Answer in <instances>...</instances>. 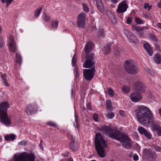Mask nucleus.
Masks as SVG:
<instances>
[{
	"mask_svg": "<svg viewBox=\"0 0 161 161\" xmlns=\"http://www.w3.org/2000/svg\"><path fill=\"white\" fill-rule=\"evenodd\" d=\"M14 0H1L3 3H6V7H8Z\"/></svg>",
	"mask_w": 161,
	"mask_h": 161,
	"instance_id": "obj_38",
	"label": "nucleus"
},
{
	"mask_svg": "<svg viewBox=\"0 0 161 161\" xmlns=\"http://www.w3.org/2000/svg\"><path fill=\"white\" fill-rule=\"evenodd\" d=\"M43 20L45 22H48L51 19V17L48 15H47L45 12H44L42 16Z\"/></svg>",
	"mask_w": 161,
	"mask_h": 161,
	"instance_id": "obj_26",
	"label": "nucleus"
},
{
	"mask_svg": "<svg viewBox=\"0 0 161 161\" xmlns=\"http://www.w3.org/2000/svg\"><path fill=\"white\" fill-rule=\"evenodd\" d=\"M16 138V136L14 134H10L5 136V140L6 141H11L14 140Z\"/></svg>",
	"mask_w": 161,
	"mask_h": 161,
	"instance_id": "obj_22",
	"label": "nucleus"
},
{
	"mask_svg": "<svg viewBox=\"0 0 161 161\" xmlns=\"http://www.w3.org/2000/svg\"><path fill=\"white\" fill-rule=\"evenodd\" d=\"M93 43L91 42H88L85 45V52L86 53H89L92 49Z\"/></svg>",
	"mask_w": 161,
	"mask_h": 161,
	"instance_id": "obj_18",
	"label": "nucleus"
},
{
	"mask_svg": "<svg viewBox=\"0 0 161 161\" xmlns=\"http://www.w3.org/2000/svg\"><path fill=\"white\" fill-rule=\"evenodd\" d=\"M66 161H73V160L72 158L70 157L67 159Z\"/></svg>",
	"mask_w": 161,
	"mask_h": 161,
	"instance_id": "obj_61",
	"label": "nucleus"
},
{
	"mask_svg": "<svg viewBox=\"0 0 161 161\" xmlns=\"http://www.w3.org/2000/svg\"><path fill=\"white\" fill-rule=\"evenodd\" d=\"M82 7L83 10L85 12H88L89 11L88 7H87L85 4L83 3L82 4Z\"/></svg>",
	"mask_w": 161,
	"mask_h": 161,
	"instance_id": "obj_43",
	"label": "nucleus"
},
{
	"mask_svg": "<svg viewBox=\"0 0 161 161\" xmlns=\"http://www.w3.org/2000/svg\"><path fill=\"white\" fill-rule=\"evenodd\" d=\"M155 149L157 151L160 152L161 151V147L159 146H156L155 147Z\"/></svg>",
	"mask_w": 161,
	"mask_h": 161,
	"instance_id": "obj_54",
	"label": "nucleus"
},
{
	"mask_svg": "<svg viewBox=\"0 0 161 161\" xmlns=\"http://www.w3.org/2000/svg\"><path fill=\"white\" fill-rule=\"evenodd\" d=\"M113 3L116 4L119 2L120 0H110Z\"/></svg>",
	"mask_w": 161,
	"mask_h": 161,
	"instance_id": "obj_56",
	"label": "nucleus"
},
{
	"mask_svg": "<svg viewBox=\"0 0 161 161\" xmlns=\"http://www.w3.org/2000/svg\"><path fill=\"white\" fill-rule=\"evenodd\" d=\"M96 4L98 10L101 12L104 11V8L101 0H96Z\"/></svg>",
	"mask_w": 161,
	"mask_h": 161,
	"instance_id": "obj_20",
	"label": "nucleus"
},
{
	"mask_svg": "<svg viewBox=\"0 0 161 161\" xmlns=\"http://www.w3.org/2000/svg\"><path fill=\"white\" fill-rule=\"evenodd\" d=\"M117 140L122 143V145L124 148L128 149L131 148V140L125 134L122 133L121 132Z\"/></svg>",
	"mask_w": 161,
	"mask_h": 161,
	"instance_id": "obj_7",
	"label": "nucleus"
},
{
	"mask_svg": "<svg viewBox=\"0 0 161 161\" xmlns=\"http://www.w3.org/2000/svg\"><path fill=\"white\" fill-rule=\"evenodd\" d=\"M144 135L148 139H151L152 137L151 135L147 132V131L145 133Z\"/></svg>",
	"mask_w": 161,
	"mask_h": 161,
	"instance_id": "obj_45",
	"label": "nucleus"
},
{
	"mask_svg": "<svg viewBox=\"0 0 161 161\" xmlns=\"http://www.w3.org/2000/svg\"><path fill=\"white\" fill-rule=\"evenodd\" d=\"M133 159L134 161H137L138 159V157L137 155L135 154L133 155Z\"/></svg>",
	"mask_w": 161,
	"mask_h": 161,
	"instance_id": "obj_53",
	"label": "nucleus"
},
{
	"mask_svg": "<svg viewBox=\"0 0 161 161\" xmlns=\"http://www.w3.org/2000/svg\"><path fill=\"white\" fill-rule=\"evenodd\" d=\"M9 48L11 52L15 53L17 52V49L16 42L14 40V37L12 36H10L8 40Z\"/></svg>",
	"mask_w": 161,
	"mask_h": 161,
	"instance_id": "obj_13",
	"label": "nucleus"
},
{
	"mask_svg": "<svg viewBox=\"0 0 161 161\" xmlns=\"http://www.w3.org/2000/svg\"><path fill=\"white\" fill-rule=\"evenodd\" d=\"M35 155L32 153L23 152L14 155V161H35Z\"/></svg>",
	"mask_w": 161,
	"mask_h": 161,
	"instance_id": "obj_5",
	"label": "nucleus"
},
{
	"mask_svg": "<svg viewBox=\"0 0 161 161\" xmlns=\"http://www.w3.org/2000/svg\"><path fill=\"white\" fill-rule=\"evenodd\" d=\"M130 98L132 102H137L141 100L142 96V95L134 92V93H133L130 95Z\"/></svg>",
	"mask_w": 161,
	"mask_h": 161,
	"instance_id": "obj_16",
	"label": "nucleus"
},
{
	"mask_svg": "<svg viewBox=\"0 0 161 161\" xmlns=\"http://www.w3.org/2000/svg\"><path fill=\"white\" fill-rule=\"evenodd\" d=\"M133 29H135L137 32L142 31V27L140 26L134 27Z\"/></svg>",
	"mask_w": 161,
	"mask_h": 161,
	"instance_id": "obj_46",
	"label": "nucleus"
},
{
	"mask_svg": "<svg viewBox=\"0 0 161 161\" xmlns=\"http://www.w3.org/2000/svg\"><path fill=\"white\" fill-rule=\"evenodd\" d=\"M150 38L152 40L155 42H157L158 41V39L156 37V36L153 34H151L150 35Z\"/></svg>",
	"mask_w": 161,
	"mask_h": 161,
	"instance_id": "obj_41",
	"label": "nucleus"
},
{
	"mask_svg": "<svg viewBox=\"0 0 161 161\" xmlns=\"http://www.w3.org/2000/svg\"><path fill=\"white\" fill-rule=\"evenodd\" d=\"M106 116L109 119H112L114 116V114L112 112H109L106 114Z\"/></svg>",
	"mask_w": 161,
	"mask_h": 161,
	"instance_id": "obj_37",
	"label": "nucleus"
},
{
	"mask_svg": "<svg viewBox=\"0 0 161 161\" xmlns=\"http://www.w3.org/2000/svg\"><path fill=\"white\" fill-rule=\"evenodd\" d=\"M138 130L139 133L141 134H144L147 131L143 127L141 126L138 127Z\"/></svg>",
	"mask_w": 161,
	"mask_h": 161,
	"instance_id": "obj_35",
	"label": "nucleus"
},
{
	"mask_svg": "<svg viewBox=\"0 0 161 161\" xmlns=\"http://www.w3.org/2000/svg\"><path fill=\"white\" fill-rule=\"evenodd\" d=\"M149 4L148 3H145L144 5V8L146 9L147 8L149 7Z\"/></svg>",
	"mask_w": 161,
	"mask_h": 161,
	"instance_id": "obj_58",
	"label": "nucleus"
},
{
	"mask_svg": "<svg viewBox=\"0 0 161 161\" xmlns=\"http://www.w3.org/2000/svg\"><path fill=\"white\" fill-rule=\"evenodd\" d=\"M77 25L79 27L83 28L85 24L86 15L84 13L80 14L77 16Z\"/></svg>",
	"mask_w": 161,
	"mask_h": 161,
	"instance_id": "obj_12",
	"label": "nucleus"
},
{
	"mask_svg": "<svg viewBox=\"0 0 161 161\" xmlns=\"http://www.w3.org/2000/svg\"><path fill=\"white\" fill-rule=\"evenodd\" d=\"M93 119L96 121H98V115L97 114L95 113L93 115Z\"/></svg>",
	"mask_w": 161,
	"mask_h": 161,
	"instance_id": "obj_48",
	"label": "nucleus"
},
{
	"mask_svg": "<svg viewBox=\"0 0 161 161\" xmlns=\"http://www.w3.org/2000/svg\"><path fill=\"white\" fill-rule=\"evenodd\" d=\"M135 21L137 25L143 24L144 21L141 19L139 18L135 17Z\"/></svg>",
	"mask_w": 161,
	"mask_h": 161,
	"instance_id": "obj_36",
	"label": "nucleus"
},
{
	"mask_svg": "<svg viewBox=\"0 0 161 161\" xmlns=\"http://www.w3.org/2000/svg\"><path fill=\"white\" fill-rule=\"evenodd\" d=\"M39 146L42 150H43V147L42 146V143H40L39 144Z\"/></svg>",
	"mask_w": 161,
	"mask_h": 161,
	"instance_id": "obj_59",
	"label": "nucleus"
},
{
	"mask_svg": "<svg viewBox=\"0 0 161 161\" xmlns=\"http://www.w3.org/2000/svg\"><path fill=\"white\" fill-rule=\"evenodd\" d=\"M38 107L36 103L30 104L27 105L25 111L27 114L32 115L35 114L37 111Z\"/></svg>",
	"mask_w": 161,
	"mask_h": 161,
	"instance_id": "obj_11",
	"label": "nucleus"
},
{
	"mask_svg": "<svg viewBox=\"0 0 161 161\" xmlns=\"http://www.w3.org/2000/svg\"><path fill=\"white\" fill-rule=\"evenodd\" d=\"M3 83H4L5 85L6 86H9V85L8 84L7 80L3 81Z\"/></svg>",
	"mask_w": 161,
	"mask_h": 161,
	"instance_id": "obj_57",
	"label": "nucleus"
},
{
	"mask_svg": "<svg viewBox=\"0 0 161 161\" xmlns=\"http://www.w3.org/2000/svg\"><path fill=\"white\" fill-rule=\"evenodd\" d=\"M95 146L99 156L101 158H104L106 155L105 149L108 148V146L100 133H97L96 134Z\"/></svg>",
	"mask_w": 161,
	"mask_h": 161,
	"instance_id": "obj_2",
	"label": "nucleus"
},
{
	"mask_svg": "<svg viewBox=\"0 0 161 161\" xmlns=\"http://www.w3.org/2000/svg\"><path fill=\"white\" fill-rule=\"evenodd\" d=\"M27 144V142L25 140H22L19 142L18 143V145H19L21 146H26Z\"/></svg>",
	"mask_w": 161,
	"mask_h": 161,
	"instance_id": "obj_44",
	"label": "nucleus"
},
{
	"mask_svg": "<svg viewBox=\"0 0 161 161\" xmlns=\"http://www.w3.org/2000/svg\"><path fill=\"white\" fill-rule=\"evenodd\" d=\"M132 21V18L131 17H128L127 19L126 23L128 24H130Z\"/></svg>",
	"mask_w": 161,
	"mask_h": 161,
	"instance_id": "obj_49",
	"label": "nucleus"
},
{
	"mask_svg": "<svg viewBox=\"0 0 161 161\" xmlns=\"http://www.w3.org/2000/svg\"><path fill=\"white\" fill-rule=\"evenodd\" d=\"M42 11V7L40 8L36 9L34 12V16L35 18H37L40 15Z\"/></svg>",
	"mask_w": 161,
	"mask_h": 161,
	"instance_id": "obj_29",
	"label": "nucleus"
},
{
	"mask_svg": "<svg viewBox=\"0 0 161 161\" xmlns=\"http://www.w3.org/2000/svg\"><path fill=\"white\" fill-rule=\"evenodd\" d=\"M110 44L109 45H107L106 46L104 47L103 51L104 53L106 55L109 53L111 51V48L110 47Z\"/></svg>",
	"mask_w": 161,
	"mask_h": 161,
	"instance_id": "obj_30",
	"label": "nucleus"
},
{
	"mask_svg": "<svg viewBox=\"0 0 161 161\" xmlns=\"http://www.w3.org/2000/svg\"><path fill=\"white\" fill-rule=\"evenodd\" d=\"M155 46L156 47V49L157 50H159L160 49V47L159 46V45L157 43H155Z\"/></svg>",
	"mask_w": 161,
	"mask_h": 161,
	"instance_id": "obj_55",
	"label": "nucleus"
},
{
	"mask_svg": "<svg viewBox=\"0 0 161 161\" xmlns=\"http://www.w3.org/2000/svg\"><path fill=\"white\" fill-rule=\"evenodd\" d=\"M9 105L7 102H3L0 104V121L5 125H9L11 123V119L8 115L7 109Z\"/></svg>",
	"mask_w": 161,
	"mask_h": 161,
	"instance_id": "obj_3",
	"label": "nucleus"
},
{
	"mask_svg": "<svg viewBox=\"0 0 161 161\" xmlns=\"http://www.w3.org/2000/svg\"><path fill=\"white\" fill-rule=\"evenodd\" d=\"M112 23L114 25H117L118 23V21L116 16H114L112 18L109 19Z\"/></svg>",
	"mask_w": 161,
	"mask_h": 161,
	"instance_id": "obj_34",
	"label": "nucleus"
},
{
	"mask_svg": "<svg viewBox=\"0 0 161 161\" xmlns=\"http://www.w3.org/2000/svg\"><path fill=\"white\" fill-rule=\"evenodd\" d=\"M154 59L156 64L161 63V55L157 53L154 56Z\"/></svg>",
	"mask_w": 161,
	"mask_h": 161,
	"instance_id": "obj_24",
	"label": "nucleus"
},
{
	"mask_svg": "<svg viewBox=\"0 0 161 161\" xmlns=\"http://www.w3.org/2000/svg\"><path fill=\"white\" fill-rule=\"evenodd\" d=\"M74 72L75 76L76 78L78 77L79 75L78 68L76 67H75L74 69Z\"/></svg>",
	"mask_w": 161,
	"mask_h": 161,
	"instance_id": "obj_39",
	"label": "nucleus"
},
{
	"mask_svg": "<svg viewBox=\"0 0 161 161\" xmlns=\"http://www.w3.org/2000/svg\"><path fill=\"white\" fill-rule=\"evenodd\" d=\"M119 114L122 116H125V113L123 110H120L119 111Z\"/></svg>",
	"mask_w": 161,
	"mask_h": 161,
	"instance_id": "obj_52",
	"label": "nucleus"
},
{
	"mask_svg": "<svg viewBox=\"0 0 161 161\" xmlns=\"http://www.w3.org/2000/svg\"><path fill=\"white\" fill-rule=\"evenodd\" d=\"M124 65L125 69L128 73L131 74H135L138 72V68L137 67L135 62L133 60H127L125 62Z\"/></svg>",
	"mask_w": 161,
	"mask_h": 161,
	"instance_id": "obj_6",
	"label": "nucleus"
},
{
	"mask_svg": "<svg viewBox=\"0 0 161 161\" xmlns=\"http://www.w3.org/2000/svg\"><path fill=\"white\" fill-rule=\"evenodd\" d=\"M15 57L16 62L19 64H21L22 63V57L20 54L18 53H16L15 54Z\"/></svg>",
	"mask_w": 161,
	"mask_h": 161,
	"instance_id": "obj_28",
	"label": "nucleus"
},
{
	"mask_svg": "<svg viewBox=\"0 0 161 161\" xmlns=\"http://www.w3.org/2000/svg\"><path fill=\"white\" fill-rule=\"evenodd\" d=\"M105 13L106 15L109 19H110L112 18L114 16V15L113 13L111 12L110 10H107L105 11Z\"/></svg>",
	"mask_w": 161,
	"mask_h": 161,
	"instance_id": "obj_32",
	"label": "nucleus"
},
{
	"mask_svg": "<svg viewBox=\"0 0 161 161\" xmlns=\"http://www.w3.org/2000/svg\"><path fill=\"white\" fill-rule=\"evenodd\" d=\"M157 26L160 28H161V24L158 23L157 25Z\"/></svg>",
	"mask_w": 161,
	"mask_h": 161,
	"instance_id": "obj_64",
	"label": "nucleus"
},
{
	"mask_svg": "<svg viewBox=\"0 0 161 161\" xmlns=\"http://www.w3.org/2000/svg\"><path fill=\"white\" fill-rule=\"evenodd\" d=\"M1 78H2V79L3 80V81H4L7 80L6 76L4 74L2 75H1Z\"/></svg>",
	"mask_w": 161,
	"mask_h": 161,
	"instance_id": "obj_51",
	"label": "nucleus"
},
{
	"mask_svg": "<svg viewBox=\"0 0 161 161\" xmlns=\"http://www.w3.org/2000/svg\"><path fill=\"white\" fill-rule=\"evenodd\" d=\"M77 57V56L76 54H75L72 58V64L73 66H75V64L76 63Z\"/></svg>",
	"mask_w": 161,
	"mask_h": 161,
	"instance_id": "obj_40",
	"label": "nucleus"
},
{
	"mask_svg": "<svg viewBox=\"0 0 161 161\" xmlns=\"http://www.w3.org/2000/svg\"><path fill=\"white\" fill-rule=\"evenodd\" d=\"M143 154L144 156L151 159L155 158L156 157L155 153L151 149H144L143 151Z\"/></svg>",
	"mask_w": 161,
	"mask_h": 161,
	"instance_id": "obj_15",
	"label": "nucleus"
},
{
	"mask_svg": "<svg viewBox=\"0 0 161 161\" xmlns=\"http://www.w3.org/2000/svg\"><path fill=\"white\" fill-rule=\"evenodd\" d=\"M127 36L131 42L134 43H136L137 42V40L136 37L133 34L131 33H129Z\"/></svg>",
	"mask_w": 161,
	"mask_h": 161,
	"instance_id": "obj_21",
	"label": "nucleus"
},
{
	"mask_svg": "<svg viewBox=\"0 0 161 161\" xmlns=\"http://www.w3.org/2000/svg\"><path fill=\"white\" fill-rule=\"evenodd\" d=\"M95 71V67L91 69H84L83 71V75L85 79L87 80H92L94 75Z\"/></svg>",
	"mask_w": 161,
	"mask_h": 161,
	"instance_id": "obj_10",
	"label": "nucleus"
},
{
	"mask_svg": "<svg viewBox=\"0 0 161 161\" xmlns=\"http://www.w3.org/2000/svg\"><path fill=\"white\" fill-rule=\"evenodd\" d=\"M46 125H48L51 126H53L54 127H56L57 125L56 123L51 121L47 122L46 123Z\"/></svg>",
	"mask_w": 161,
	"mask_h": 161,
	"instance_id": "obj_42",
	"label": "nucleus"
},
{
	"mask_svg": "<svg viewBox=\"0 0 161 161\" xmlns=\"http://www.w3.org/2000/svg\"><path fill=\"white\" fill-rule=\"evenodd\" d=\"M58 21L57 20L52 21L51 23L52 27L54 29H57L58 26Z\"/></svg>",
	"mask_w": 161,
	"mask_h": 161,
	"instance_id": "obj_31",
	"label": "nucleus"
},
{
	"mask_svg": "<svg viewBox=\"0 0 161 161\" xmlns=\"http://www.w3.org/2000/svg\"><path fill=\"white\" fill-rule=\"evenodd\" d=\"M70 139H71V141L70 143V147L73 151H75L77 149L78 146L77 144L75 143V139L71 135L70 136Z\"/></svg>",
	"mask_w": 161,
	"mask_h": 161,
	"instance_id": "obj_17",
	"label": "nucleus"
},
{
	"mask_svg": "<svg viewBox=\"0 0 161 161\" xmlns=\"http://www.w3.org/2000/svg\"><path fill=\"white\" fill-rule=\"evenodd\" d=\"M74 126L75 128L79 130L80 128V126L79 123V120L78 117L75 116V122L73 123Z\"/></svg>",
	"mask_w": 161,
	"mask_h": 161,
	"instance_id": "obj_25",
	"label": "nucleus"
},
{
	"mask_svg": "<svg viewBox=\"0 0 161 161\" xmlns=\"http://www.w3.org/2000/svg\"><path fill=\"white\" fill-rule=\"evenodd\" d=\"M108 91L109 96L111 97H113L114 94V92L113 91L112 89L109 88Z\"/></svg>",
	"mask_w": 161,
	"mask_h": 161,
	"instance_id": "obj_47",
	"label": "nucleus"
},
{
	"mask_svg": "<svg viewBox=\"0 0 161 161\" xmlns=\"http://www.w3.org/2000/svg\"><path fill=\"white\" fill-rule=\"evenodd\" d=\"M157 7L159 8H161V3H159L157 4Z\"/></svg>",
	"mask_w": 161,
	"mask_h": 161,
	"instance_id": "obj_60",
	"label": "nucleus"
},
{
	"mask_svg": "<svg viewBox=\"0 0 161 161\" xmlns=\"http://www.w3.org/2000/svg\"><path fill=\"white\" fill-rule=\"evenodd\" d=\"M135 112L137 120L141 124L146 126L152 125V130L157 132L158 136H161L159 122L153 120V115L149 108L144 105H139L135 109Z\"/></svg>",
	"mask_w": 161,
	"mask_h": 161,
	"instance_id": "obj_1",
	"label": "nucleus"
},
{
	"mask_svg": "<svg viewBox=\"0 0 161 161\" xmlns=\"http://www.w3.org/2000/svg\"><path fill=\"white\" fill-rule=\"evenodd\" d=\"M122 90L124 93H128L130 91V88L127 86H124L122 87Z\"/></svg>",
	"mask_w": 161,
	"mask_h": 161,
	"instance_id": "obj_33",
	"label": "nucleus"
},
{
	"mask_svg": "<svg viewBox=\"0 0 161 161\" xmlns=\"http://www.w3.org/2000/svg\"><path fill=\"white\" fill-rule=\"evenodd\" d=\"M4 43L3 42H0V47H2L4 45Z\"/></svg>",
	"mask_w": 161,
	"mask_h": 161,
	"instance_id": "obj_62",
	"label": "nucleus"
},
{
	"mask_svg": "<svg viewBox=\"0 0 161 161\" xmlns=\"http://www.w3.org/2000/svg\"><path fill=\"white\" fill-rule=\"evenodd\" d=\"M143 47L146 50L148 54L151 56H152L153 54V49L149 44L148 43H145L143 44Z\"/></svg>",
	"mask_w": 161,
	"mask_h": 161,
	"instance_id": "obj_19",
	"label": "nucleus"
},
{
	"mask_svg": "<svg viewBox=\"0 0 161 161\" xmlns=\"http://www.w3.org/2000/svg\"><path fill=\"white\" fill-rule=\"evenodd\" d=\"M106 35L104 30L103 28H99L97 32V35L99 38H103Z\"/></svg>",
	"mask_w": 161,
	"mask_h": 161,
	"instance_id": "obj_23",
	"label": "nucleus"
},
{
	"mask_svg": "<svg viewBox=\"0 0 161 161\" xmlns=\"http://www.w3.org/2000/svg\"><path fill=\"white\" fill-rule=\"evenodd\" d=\"M133 89L134 92L142 95L144 93L146 89L145 85L141 81L135 82L133 85Z\"/></svg>",
	"mask_w": 161,
	"mask_h": 161,
	"instance_id": "obj_9",
	"label": "nucleus"
},
{
	"mask_svg": "<svg viewBox=\"0 0 161 161\" xmlns=\"http://www.w3.org/2000/svg\"><path fill=\"white\" fill-rule=\"evenodd\" d=\"M158 113L159 114L160 117H161V108H160L158 109Z\"/></svg>",
	"mask_w": 161,
	"mask_h": 161,
	"instance_id": "obj_63",
	"label": "nucleus"
},
{
	"mask_svg": "<svg viewBox=\"0 0 161 161\" xmlns=\"http://www.w3.org/2000/svg\"><path fill=\"white\" fill-rule=\"evenodd\" d=\"M94 56V54L92 53L86 55V60L83 65L84 68H91L95 65Z\"/></svg>",
	"mask_w": 161,
	"mask_h": 161,
	"instance_id": "obj_8",
	"label": "nucleus"
},
{
	"mask_svg": "<svg viewBox=\"0 0 161 161\" xmlns=\"http://www.w3.org/2000/svg\"><path fill=\"white\" fill-rule=\"evenodd\" d=\"M106 107L107 109L109 111H111L112 110L113 107L112 105L111 101L109 99H108L106 102Z\"/></svg>",
	"mask_w": 161,
	"mask_h": 161,
	"instance_id": "obj_27",
	"label": "nucleus"
},
{
	"mask_svg": "<svg viewBox=\"0 0 161 161\" xmlns=\"http://www.w3.org/2000/svg\"><path fill=\"white\" fill-rule=\"evenodd\" d=\"M86 107L87 108L90 110H92V107L91 104L90 102H88L86 103Z\"/></svg>",
	"mask_w": 161,
	"mask_h": 161,
	"instance_id": "obj_50",
	"label": "nucleus"
},
{
	"mask_svg": "<svg viewBox=\"0 0 161 161\" xmlns=\"http://www.w3.org/2000/svg\"><path fill=\"white\" fill-rule=\"evenodd\" d=\"M101 130L110 138L117 140L121 131L116 128L105 126L101 128Z\"/></svg>",
	"mask_w": 161,
	"mask_h": 161,
	"instance_id": "obj_4",
	"label": "nucleus"
},
{
	"mask_svg": "<svg viewBox=\"0 0 161 161\" xmlns=\"http://www.w3.org/2000/svg\"><path fill=\"white\" fill-rule=\"evenodd\" d=\"M128 6L127 3V1L124 0L119 3L117 9V12L118 13H121L126 11Z\"/></svg>",
	"mask_w": 161,
	"mask_h": 161,
	"instance_id": "obj_14",
	"label": "nucleus"
}]
</instances>
